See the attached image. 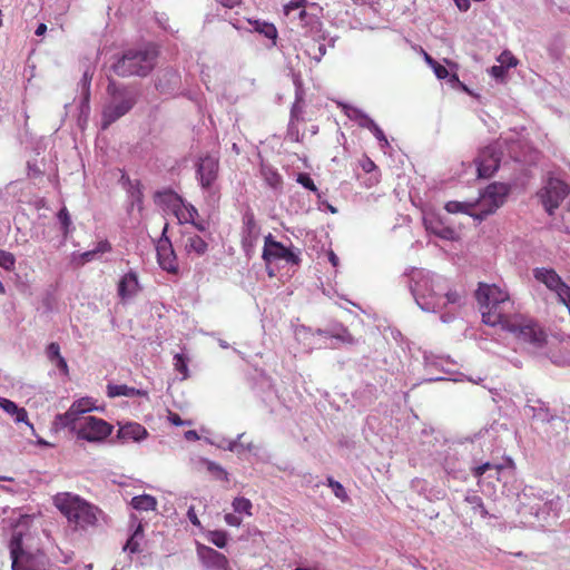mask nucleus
<instances>
[{
  "instance_id": "40",
  "label": "nucleus",
  "mask_w": 570,
  "mask_h": 570,
  "mask_svg": "<svg viewBox=\"0 0 570 570\" xmlns=\"http://www.w3.org/2000/svg\"><path fill=\"white\" fill-rule=\"evenodd\" d=\"M460 303L461 295L456 291L448 289V286L445 285V289L443 293V302H441V311L448 305H460Z\"/></svg>"
},
{
  "instance_id": "58",
  "label": "nucleus",
  "mask_w": 570,
  "mask_h": 570,
  "mask_svg": "<svg viewBox=\"0 0 570 570\" xmlns=\"http://www.w3.org/2000/svg\"><path fill=\"white\" fill-rule=\"evenodd\" d=\"M18 407H19L18 404L14 403L13 401L4 399V397H0V409H2L8 414L12 415L17 411Z\"/></svg>"
},
{
  "instance_id": "11",
  "label": "nucleus",
  "mask_w": 570,
  "mask_h": 570,
  "mask_svg": "<svg viewBox=\"0 0 570 570\" xmlns=\"http://www.w3.org/2000/svg\"><path fill=\"white\" fill-rule=\"evenodd\" d=\"M535 281L546 285V287L556 293L560 303L570 311V286L563 282L553 268L535 267L532 269Z\"/></svg>"
},
{
  "instance_id": "38",
  "label": "nucleus",
  "mask_w": 570,
  "mask_h": 570,
  "mask_svg": "<svg viewBox=\"0 0 570 570\" xmlns=\"http://www.w3.org/2000/svg\"><path fill=\"white\" fill-rule=\"evenodd\" d=\"M128 181V193L130 197L131 206L140 205L142 203V190L140 183L138 180H135L134 183L127 179Z\"/></svg>"
},
{
  "instance_id": "6",
  "label": "nucleus",
  "mask_w": 570,
  "mask_h": 570,
  "mask_svg": "<svg viewBox=\"0 0 570 570\" xmlns=\"http://www.w3.org/2000/svg\"><path fill=\"white\" fill-rule=\"evenodd\" d=\"M509 193L510 187L507 184L493 183L490 184L480 195V199L476 205L479 213L470 212V209L474 208V205L454 200L448 202L445 204V209L451 214L468 213L473 217L483 219L493 214L504 204Z\"/></svg>"
},
{
  "instance_id": "15",
  "label": "nucleus",
  "mask_w": 570,
  "mask_h": 570,
  "mask_svg": "<svg viewBox=\"0 0 570 570\" xmlns=\"http://www.w3.org/2000/svg\"><path fill=\"white\" fill-rule=\"evenodd\" d=\"M501 156L502 149L499 142L484 147L476 160L479 177H491L499 169Z\"/></svg>"
},
{
  "instance_id": "30",
  "label": "nucleus",
  "mask_w": 570,
  "mask_h": 570,
  "mask_svg": "<svg viewBox=\"0 0 570 570\" xmlns=\"http://www.w3.org/2000/svg\"><path fill=\"white\" fill-rule=\"evenodd\" d=\"M423 360L425 370L428 372L435 371L440 373H449V371L444 367V364L450 362L449 357L444 358L432 353L424 352Z\"/></svg>"
},
{
  "instance_id": "23",
  "label": "nucleus",
  "mask_w": 570,
  "mask_h": 570,
  "mask_svg": "<svg viewBox=\"0 0 570 570\" xmlns=\"http://www.w3.org/2000/svg\"><path fill=\"white\" fill-rule=\"evenodd\" d=\"M139 289L138 275L134 271L125 274L118 283V295L121 299L134 297Z\"/></svg>"
},
{
  "instance_id": "9",
  "label": "nucleus",
  "mask_w": 570,
  "mask_h": 570,
  "mask_svg": "<svg viewBox=\"0 0 570 570\" xmlns=\"http://www.w3.org/2000/svg\"><path fill=\"white\" fill-rule=\"evenodd\" d=\"M262 258L267 266L275 261H284L291 266H299L302 262L299 248L285 246L283 243L276 240L272 234H268L264 238Z\"/></svg>"
},
{
  "instance_id": "51",
  "label": "nucleus",
  "mask_w": 570,
  "mask_h": 570,
  "mask_svg": "<svg viewBox=\"0 0 570 570\" xmlns=\"http://www.w3.org/2000/svg\"><path fill=\"white\" fill-rule=\"evenodd\" d=\"M307 4V0H291L288 3L284 6V13L287 17L294 14L301 8H305Z\"/></svg>"
},
{
  "instance_id": "13",
  "label": "nucleus",
  "mask_w": 570,
  "mask_h": 570,
  "mask_svg": "<svg viewBox=\"0 0 570 570\" xmlns=\"http://www.w3.org/2000/svg\"><path fill=\"white\" fill-rule=\"evenodd\" d=\"M196 179L203 190L210 193L218 178L219 160L213 155L199 157L195 164Z\"/></svg>"
},
{
  "instance_id": "7",
  "label": "nucleus",
  "mask_w": 570,
  "mask_h": 570,
  "mask_svg": "<svg viewBox=\"0 0 570 570\" xmlns=\"http://www.w3.org/2000/svg\"><path fill=\"white\" fill-rule=\"evenodd\" d=\"M157 50L154 46L126 50L112 65V71L122 78L147 76L155 67Z\"/></svg>"
},
{
  "instance_id": "19",
  "label": "nucleus",
  "mask_w": 570,
  "mask_h": 570,
  "mask_svg": "<svg viewBox=\"0 0 570 570\" xmlns=\"http://www.w3.org/2000/svg\"><path fill=\"white\" fill-rule=\"evenodd\" d=\"M71 413V406L68 409L67 412L57 414L53 420V426L57 430L60 429H69L71 433L78 434L79 430L81 429L82 421H85L86 416L80 415L78 412Z\"/></svg>"
},
{
  "instance_id": "5",
  "label": "nucleus",
  "mask_w": 570,
  "mask_h": 570,
  "mask_svg": "<svg viewBox=\"0 0 570 570\" xmlns=\"http://www.w3.org/2000/svg\"><path fill=\"white\" fill-rule=\"evenodd\" d=\"M29 534L17 525L8 543L12 570H48L49 559L41 549L27 543Z\"/></svg>"
},
{
  "instance_id": "28",
  "label": "nucleus",
  "mask_w": 570,
  "mask_h": 570,
  "mask_svg": "<svg viewBox=\"0 0 570 570\" xmlns=\"http://www.w3.org/2000/svg\"><path fill=\"white\" fill-rule=\"evenodd\" d=\"M184 248L188 255L203 256L208 249V244L196 234H185Z\"/></svg>"
},
{
  "instance_id": "16",
  "label": "nucleus",
  "mask_w": 570,
  "mask_h": 570,
  "mask_svg": "<svg viewBox=\"0 0 570 570\" xmlns=\"http://www.w3.org/2000/svg\"><path fill=\"white\" fill-rule=\"evenodd\" d=\"M167 230L168 224L166 223L156 246L157 262L164 271L176 274L178 272L177 256L167 236Z\"/></svg>"
},
{
  "instance_id": "33",
  "label": "nucleus",
  "mask_w": 570,
  "mask_h": 570,
  "mask_svg": "<svg viewBox=\"0 0 570 570\" xmlns=\"http://www.w3.org/2000/svg\"><path fill=\"white\" fill-rule=\"evenodd\" d=\"M198 462L205 466L207 472L210 473L215 479L228 481V472L222 465L205 458H200Z\"/></svg>"
},
{
  "instance_id": "2",
  "label": "nucleus",
  "mask_w": 570,
  "mask_h": 570,
  "mask_svg": "<svg viewBox=\"0 0 570 570\" xmlns=\"http://www.w3.org/2000/svg\"><path fill=\"white\" fill-rule=\"evenodd\" d=\"M519 501L522 512L534 517L542 527L556 524L563 508L560 495L532 485L524 487Z\"/></svg>"
},
{
  "instance_id": "24",
  "label": "nucleus",
  "mask_w": 570,
  "mask_h": 570,
  "mask_svg": "<svg viewBox=\"0 0 570 570\" xmlns=\"http://www.w3.org/2000/svg\"><path fill=\"white\" fill-rule=\"evenodd\" d=\"M524 413L540 422H550L553 419L549 407L540 399H528Z\"/></svg>"
},
{
  "instance_id": "50",
  "label": "nucleus",
  "mask_w": 570,
  "mask_h": 570,
  "mask_svg": "<svg viewBox=\"0 0 570 570\" xmlns=\"http://www.w3.org/2000/svg\"><path fill=\"white\" fill-rule=\"evenodd\" d=\"M309 31L314 35L313 40L314 42L322 43V41H327L328 33L324 30H322V23L316 20V22L309 27Z\"/></svg>"
},
{
  "instance_id": "18",
  "label": "nucleus",
  "mask_w": 570,
  "mask_h": 570,
  "mask_svg": "<svg viewBox=\"0 0 570 570\" xmlns=\"http://www.w3.org/2000/svg\"><path fill=\"white\" fill-rule=\"evenodd\" d=\"M462 444H452L449 445L445 450V455L442 459V464L448 474H452L454 478H458V474L461 473L464 469L462 464L459 462V455L461 454L460 448ZM430 455L434 458V460H441L438 451L430 452Z\"/></svg>"
},
{
  "instance_id": "48",
  "label": "nucleus",
  "mask_w": 570,
  "mask_h": 570,
  "mask_svg": "<svg viewBox=\"0 0 570 570\" xmlns=\"http://www.w3.org/2000/svg\"><path fill=\"white\" fill-rule=\"evenodd\" d=\"M307 52L316 62H320L326 53V46L324 43L313 42V45L308 47Z\"/></svg>"
},
{
  "instance_id": "41",
  "label": "nucleus",
  "mask_w": 570,
  "mask_h": 570,
  "mask_svg": "<svg viewBox=\"0 0 570 570\" xmlns=\"http://www.w3.org/2000/svg\"><path fill=\"white\" fill-rule=\"evenodd\" d=\"M232 505L236 513H246L248 515L252 514V502L244 497L235 498Z\"/></svg>"
},
{
  "instance_id": "53",
  "label": "nucleus",
  "mask_w": 570,
  "mask_h": 570,
  "mask_svg": "<svg viewBox=\"0 0 570 570\" xmlns=\"http://www.w3.org/2000/svg\"><path fill=\"white\" fill-rule=\"evenodd\" d=\"M12 416L17 423H26L30 430L35 432L33 425L28 420V413L24 407L19 406Z\"/></svg>"
},
{
  "instance_id": "26",
  "label": "nucleus",
  "mask_w": 570,
  "mask_h": 570,
  "mask_svg": "<svg viewBox=\"0 0 570 570\" xmlns=\"http://www.w3.org/2000/svg\"><path fill=\"white\" fill-rule=\"evenodd\" d=\"M156 202L169 208L175 216L185 206V199L173 189H165L157 191L155 195Z\"/></svg>"
},
{
  "instance_id": "36",
  "label": "nucleus",
  "mask_w": 570,
  "mask_h": 570,
  "mask_svg": "<svg viewBox=\"0 0 570 570\" xmlns=\"http://www.w3.org/2000/svg\"><path fill=\"white\" fill-rule=\"evenodd\" d=\"M425 227H426V230H429L430 233L436 235L438 237H440L442 239L450 240V239H453L454 235H455L454 229H452L451 227L442 226L439 223L434 224L432 222L428 223L425 220Z\"/></svg>"
},
{
  "instance_id": "12",
  "label": "nucleus",
  "mask_w": 570,
  "mask_h": 570,
  "mask_svg": "<svg viewBox=\"0 0 570 570\" xmlns=\"http://www.w3.org/2000/svg\"><path fill=\"white\" fill-rule=\"evenodd\" d=\"M112 429L114 426L107 421L88 415L85 417V421H82V425L77 438L88 442L98 443L107 439L111 434Z\"/></svg>"
},
{
  "instance_id": "59",
  "label": "nucleus",
  "mask_w": 570,
  "mask_h": 570,
  "mask_svg": "<svg viewBox=\"0 0 570 570\" xmlns=\"http://www.w3.org/2000/svg\"><path fill=\"white\" fill-rule=\"evenodd\" d=\"M371 132H372V134L374 135V137L379 140L380 146H381L382 148H385V147H389V146H390L389 140H387V138H386L385 134L383 132V130H382L377 125L372 129V131H371Z\"/></svg>"
},
{
  "instance_id": "47",
  "label": "nucleus",
  "mask_w": 570,
  "mask_h": 570,
  "mask_svg": "<svg viewBox=\"0 0 570 570\" xmlns=\"http://www.w3.org/2000/svg\"><path fill=\"white\" fill-rule=\"evenodd\" d=\"M208 540L214 546L222 549L227 544V533L220 530L212 531L208 535Z\"/></svg>"
},
{
  "instance_id": "21",
  "label": "nucleus",
  "mask_w": 570,
  "mask_h": 570,
  "mask_svg": "<svg viewBox=\"0 0 570 570\" xmlns=\"http://www.w3.org/2000/svg\"><path fill=\"white\" fill-rule=\"evenodd\" d=\"M180 76L171 68L163 70L156 82V88L163 94H171L179 88Z\"/></svg>"
},
{
  "instance_id": "3",
  "label": "nucleus",
  "mask_w": 570,
  "mask_h": 570,
  "mask_svg": "<svg viewBox=\"0 0 570 570\" xmlns=\"http://www.w3.org/2000/svg\"><path fill=\"white\" fill-rule=\"evenodd\" d=\"M404 275L409 277V287L417 306L424 312H441L445 279L431 272L414 267Z\"/></svg>"
},
{
  "instance_id": "17",
  "label": "nucleus",
  "mask_w": 570,
  "mask_h": 570,
  "mask_svg": "<svg viewBox=\"0 0 570 570\" xmlns=\"http://www.w3.org/2000/svg\"><path fill=\"white\" fill-rule=\"evenodd\" d=\"M197 556L206 570H230L227 558L210 547L199 544Z\"/></svg>"
},
{
  "instance_id": "29",
  "label": "nucleus",
  "mask_w": 570,
  "mask_h": 570,
  "mask_svg": "<svg viewBox=\"0 0 570 570\" xmlns=\"http://www.w3.org/2000/svg\"><path fill=\"white\" fill-rule=\"evenodd\" d=\"M107 393L109 397H117V396H127V397H135V396H141L147 395V393L142 390H137L135 387H130L125 384H109L107 386Z\"/></svg>"
},
{
  "instance_id": "45",
  "label": "nucleus",
  "mask_w": 570,
  "mask_h": 570,
  "mask_svg": "<svg viewBox=\"0 0 570 570\" xmlns=\"http://www.w3.org/2000/svg\"><path fill=\"white\" fill-rule=\"evenodd\" d=\"M16 257L13 254L0 249V267L11 272L14 269Z\"/></svg>"
},
{
  "instance_id": "42",
  "label": "nucleus",
  "mask_w": 570,
  "mask_h": 570,
  "mask_svg": "<svg viewBox=\"0 0 570 570\" xmlns=\"http://www.w3.org/2000/svg\"><path fill=\"white\" fill-rule=\"evenodd\" d=\"M296 181L302 185L305 189H308L317 195V197H321L318 188L314 184L313 179L311 178L309 174L307 173H299L296 177Z\"/></svg>"
},
{
  "instance_id": "49",
  "label": "nucleus",
  "mask_w": 570,
  "mask_h": 570,
  "mask_svg": "<svg viewBox=\"0 0 570 570\" xmlns=\"http://www.w3.org/2000/svg\"><path fill=\"white\" fill-rule=\"evenodd\" d=\"M57 216L60 222L62 233H63L65 237H67L70 226L72 225L71 218H70V215H69L67 208L66 207L61 208L58 212Z\"/></svg>"
},
{
  "instance_id": "35",
  "label": "nucleus",
  "mask_w": 570,
  "mask_h": 570,
  "mask_svg": "<svg viewBox=\"0 0 570 570\" xmlns=\"http://www.w3.org/2000/svg\"><path fill=\"white\" fill-rule=\"evenodd\" d=\"M464 501L471 507L474 513H479L482 518L489 517V512L483 504V500L474 491H469Z\"/></svg>"
},
{
  "instance_id": "1",
  "label": "nucleus",
  "mask_w": 570,
  "mask_h": 570,
  "mask_svg": "<svg viewBox=\"0 0 570 570\" xmlns=\"http://www.w3.org/2000/svg\"><path fill=\"white\" fill-rule=\"evenodd\" d=\"M480 305L482 321L490 326L500 325L512 333L518 340L541 348L547 341L542 328L532 320L512 314L513 302L508 292L497 285L480 284L475 292Z\"/></svg>"
},
{
  "instance_id": "57",
  "label": "nucleus",
  "mask_w": 570,
  "mask_h": 570,
  "mask_svg": "<svg viewBox=\"0 0 570 570\" xmlns=\"http://www.w3.org/2000/svg\"><path fill=\"white\" fill-rule=\"evenodd\" d=\"M46 354L50 362H55L59 356H61L59 344L56 342L50 343L47 346Z\"/></svg>"
},
{
  "instance_id": "46",
  "label": "nucleus",
  "mask_w": 570,
  "mask_h": 570,
  "mask_svg": "<svg viewBox=\"0 0 570 570\" xmlns=\"http://www.w3.org/2000/svg\"><path fill=\"white\" fill-rule=\"evenodd\" d=\"M94 407L89 399H80L71 404V413L78 412L83 416L85 413L92 411Z\"/></svg>"
},
{
  "instance_id": "27",
  "label": "nucleus",
  "mask_w": 570,
  "mask_h": 570,
  "mask_svg": "<svg viewBox=\"0 0 570 570\" xmlns=\"http://www.w3.org/2000/svg\"><path fill=\"white\" fill-rule=\"evenodd\" d=\"M247 22H248V24L252 26L249 31H254V32H257V33L264 36L265 38H267L272 41L271 46H276L278 32H277L276 27L273 23L263 21L259 19H256V20L248 19Z\"/></svg>"
},
{
  "instance_id": "8",
  "label": "nucleus",
  "mask_w": 570,
  "mask_h": 570,
  "mask_svg": "<svg viewBox=\"0 0 570 570\" xmlns=\"http://www.w3.org/2000/svg\"><path fill=\"white\" fill-rule=\"evenodd\" d=\"M55 504L70 523L82 529L95 525L98 514L101 513L97 507L70 493L58 494Z\"/></svg>"
},
{
  "instance_id": "54",
  "label": "nucleus",
  "mask_w": 570,
  "mask_h": 570,
  "mask_svg": "<svg viewBox=\"0 0 570 570\" xmlns=\"http://www.w3.org/2000/svg\"><path fill=\"white\" fill-rule=\"evenodd\" d=\"M500 63L504 65L507 69L511 67H515L518 65V59L510 52L503 51L499 57Z\"/></svg>"
},
{
  "instance_id": "52",
  "label": "nucleus",
  "mask_w": 570,
  "mask_h": 570,
  "mask_svg": "<svg viewBox=\"0 0 570 570\" xmlns=\"http://www.w3.org/2000/svg\"><path fill=\"white\" fill-rule=\"evenodd\" d=\"M130 527L134 529L130 537L139 539L142 537L144 533V525L141 523V520L137 518L136 514L130 515Z\"/></svg>"
},
{
  "instance_id": "43",
  "label": "nucleus",
  "mask_w": 570,
  "mask_h": 570,
  "mask_svg": "<svg viewBox=\"0 0 570 570\" xmlns=\"http://www.w3.org/2000/svg\"><path fill=\"white\" fill-rule=\"evenodd\" d=\"M175 370L184 375V379L188 376V358L183 353H176L174 355Z\"/></svg>"
},
{
  "instance_id": "31",
  "label": "nucleus",
  "mask_w": 570,
  "mask_h": 570,
  "mask_svg": "<svg viewBox=\"0 0 570 570\" xmlns=\"http://www.w3.org/2000/svg\"><path fill=\"white\" fill-rule=\"evenodd\" d=\"M261 175L264 179V181L273 189H277L282 186V176L278 174V171L267 164L261 165Z\"/></svg>"
},
{
  "instance_id": "4",
  "label": "nucleus",
  "mask_w": 570,
  "mask_h": 570,
  "mask_svg": "<svg viewBox=\"0 0 570 570\" xmlns=\"http://www.w3.org/2000/svg\"><path fill=\"white\" fill-rule=\"evenodd\" d=\"M106 92L108 99L101 114V128L107 129L111 124L127 115L137 104L140 92L137 87L109 80Z\"/></svg>"
},
{
  "instance_id": "61",
  "label": "nucleus",
  "mask_w": 570,
  "mask_h": 570,
  "mask_svg": "<svg viewBox=\"0 0 570 570\" xmlns=\"http://www.w3.org/2000/svg\"><path fill=\"white\" fill-rule=\"evenodd\" d=\"M124 550H128L130 553H137L140 551L138 539L130 537L125 547Z\"/></svg>"
},
{
  "instance_id": "55",
  "label": "nucleus",
  "mask_w": 570,
  "mask_h": 570,
  "mask_svg": "<svg viewBox=\"0 0 570 570\" xmlns=\"http://www.w3.org/2000/svg\"><path fill=\"white\" fill-rule=\"evenodd\" d=\"M345 115L351 120H353V121H355L357 124L358 121H362L363 116H365L366 114L363 110H361V109H358L356 107L347 106V107H345Z\"/></svg>"
},
{
  "instance_id": "39",
  "label": "nucleus",
  "mask_w": 570,
  "mask_h": 570,
  "mask_svg": "<svg viewBox=\"0 0 570 570\" xmlns=\"http://www.w3.org/2000/svg\"><path fill=\"white\" fill-rule=\"evenodd\" d=\"M292 20H295V19H298L301 24L303 27H311L313 26L317 18L313 14H309L305 8H301L299 10H297L294 14H292L289 17Z\"/></svg>"
},
{
  "instance_id": "64",
  "label": "nucleus",
  "mask_w": 570,
  "mask_h": 570,
  "mask_svg": "<svg viewBox=\"0 0 570 570\" xmlns=\"http://www.w3.org/2000/svg\"><path fill=\"white\" fill-rule=\"evenodd\" d=\"M357 125L362 128L368 129L372 131V129L377 125L367 114L363 116L362 121H358Z\"/></svg>"
},
{
  "instance_id": "32",
  "label": "nucleus",
  "mask_w": 570,
  "mask_h": 570,
  "mask_svg": "<svg viewBox=\"0 0 570 570\" xmlns=\"http://www.w3.org/2000/svg\"><path fill=\"white\" fill-rule=\"evenodd\" d=\"M130 505L138 511H154L157 507V500L149 494L136 495L131 499Z\"/></svg>"
},
{
  "instance_id": "62",
  "label": "nucleus",
  "mask_w": 570,
  "mask_h": 570,
  "mask_svg": "<svg viewBox=\"0 0 570 570\" xmlns=\"http://www.w3.org/2000/svg\"><path fill=\"white\" fill-rule=\"evenodd\" d=\"M432 68H433L435 76L439 79H446L448 77H450L448 69L444 66H442L441 63L436 62V65H434Z\"/></svg>"
},
{
  "instance_id": "60",
  "label": "nucleus",
  "mask_w": 570,
  "mask_h": 570,
  "mask_svg": "<svg viewBox=\"0 0 570 570\" xmlns=\"http://www.w3.org/2000/svg\"><path fill=\"white\" fill-rule=\"evenodd\" d=\"M91 78H92V75L89 73L88 70H86L83 72L82 78H81V85H82V89L85 91V98L87 100L89 99V88H90Z\"/></svg>"
},
{
  "instance_id": "44",
  "label": "nucleus",
  "mask_w": 570,
  "mask_h": 570,
  "mask_svg": "<svg viewBox=\"0 0 570 570\" xmlns=\"http://www.w3.org/2000/svg\"><path fill=\"white\" fill-rule=\"evenodd\" d=\"M327 484L332 489L334 495L337 499H340L343 502L348 500V495L345 491V488L338 481H335L333 478H327Z\"/></svg>"
},
{
  "instance_id": "34",
  "label": "nucleus",
  "mask_w": 570,
  "mask_h": 570,
  "mask_svg": "<svg viewBox=\"0 0 570 570\" xmlns=\"http://www.w3.org/2000/svg\"><path fill=\"white\" fill-rule=\"evenodd\" d=\"M245 436V433H240L233 441H228L227 451L236 452L238 455L243 454L245 451L254 452L256 446L253 442H243L242 439Z\"/></svg>"
},
{
  "instance_id": "10",
  "label": "nucleus",
  "mask_w": 570,
  "mask_h": 570,
  "mask_svg": "<svg viewBox=\"0 0 570 570\" xmlns=\"http://www.w3.org/2000/svg\"><path fill=\"white\" fill-rule=\"evenodd\" d=\"M569 186L559 178L549 177L544 186L537 193L544 210L552 216L569 195Z\"/></svg>"
},
{
  "instance_id": "37",
  "label": "nucleus",
  "mask_w": 570,
  "mask_h": 570,
  "mask_svg": "<svg viewBox=\"0 0 570 570\" xmlns=\"http://www.w3.org/2000/svg\"><path fill=\"white\" fill-rule=\"evenodd\" d=\"M197 216H198L197 208L194 205L185 202V206H183V208L179 210V213L177 214L176 217L180 224H185V223L195 224V219Z\"/></svg>"
},
{
  "instance_id": "25",
  "label": "nucleus",
  "mask_w": 570,
  "mask_h": 570,
  "mask_svg": "<svg viewBox=\"0 0 570 570\" xmlns=\"http://www.w3.org/2000/svg\"><path fill=\"white\" fill-rule=\"evenodd\" d=\"M315 334L335 338L342 343L354 344L355 340L348 330L341 323H332L325 328H317Z\"/></svg>"
},
{
  "instance_id": "14",
  "label": "nucleus",
  "mask_w": 570,
  "mask_h": 570,
  "mask_svg": "<svg viewBox=\"0 0 570 570\" xmlns=\"http://www.w3.org/2000/svg\"><path fill=\"white\" fill-rule=\"evenodd\" d=\"M242 248L247 258H252L255 253V247L261 235V227L257 224L254 213L247 209L243 214L242 226Z\"/></svg>"
},
{
  "instance_id": "56",
  "label": "nucleus",
  "mask_w": 570,
  "mask_h": 570,
  "mask_svg": "<svg viewBox=\"0 0 570 570\" xmlns=\"http://www.w3.org/2000/svg\"><path fill=\"white\" fill-rule=\"evenodd\" d=\"M507 67L502 63L500 65H495V66H492L490 68V75L495 79V80H499V81H503L505 79V76H507Z\"/></svg>"
},
{
  "instance_id": "22",
  "label": "nucleus",
  "mask_w": 570,
  "mask_h": 570,
  "mask_svg": "<svg viewBox=\"0 0 570 570\" xmlns=\"http://www.w3.org/2000/svg\"><path fill=\"white\" fill-rule=\"evenodd\" d=\"M148 436L145 426L136 422H127L119 425L117 438L124 441L140 442Z\"/></svg>"
},
{
  "instance_id": "63",
  "label": "nucleus",
  "mask_w": 570,
  "mask_h": 570,
  "mask_svg": "<svg viewBox=\"0 0 570 570\" xmlns=\"http://www.w3.org/2000/svg\"><path fill=\"white\" fill-rule=\"evenodd\" d=\"M357 125L362 128L368 129L372 131V129L377 125L367 114L363 116L362 121H358Z\"/></svg>"
},
{
  "instance_id": "20",
  "label": "nucleus",
  "mask_w": 570,
  "mask_h": 570,
  "mask_svg": "<svg viewBox=\"0 0 570 570\" xmlns=\"http://www.w3.org/2000/svg\"><path fill=\"white\" fill-rule=\"evenodd\" d=\"M512 466H513L512 460L508 459L507 464L484 462L482 464L472 466L471 471H472V474L474 478H481L482 475L487 474L488 478H494L497 480H500L501 473L505 469L512 468Z\"/></svg>"
}]
</instances>
